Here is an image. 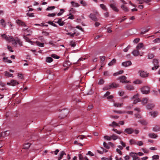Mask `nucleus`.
Returning a JSON list of instances; mask_svg holds the SVG:
<instances>
[{
  "instance_id": "2f4dec72",
  "label": "nucleus",
  "mask_w": 160,
  "mask_h": 160,
  "mask_svg": "<svg viewBox=\"0 0 160 160\" xmlns=\"http://www.w3.org/2000/svg\"><path fill=\"white\" fill-rule=\"evenodd\" d=\"M36 43L37 44V45H38L39 47H43L44 46L43 43H41L39 42L38 41H37L36 42Z\"/></svg>"
},
{
  "instance_id": "864d4df0",
  "label": "nucleus",
  "mask_w": 160,
  "mask_h": 160,
  "mask_svg": "<svg viewBox=\"0 0 160 160\" xmlns=\"http://www.w3.org/2000/svg\"><path fill=\"white\" fill-rule=\"evenodd\" d=\"M154 57V56L153 54L150 53L148 55V58L149 59H152Z\"/></svg>"
},
{
  "instance_id": "79ce46f5",
  "label": "nucleus",
  "mask_w": 160,
  "mask_h": 160,
  "mask_svg": "<svg viewBox=\"0 0 160 160\" xmlns=\"http://www.w3.org/2000/svg\"><path fill=\"white\" fill-rule=\"evenodd\" d=\"M55 8V7L54 6H50V7H48L47 9L46 10L47 11H49V10H51L52 9H53Z\"/></svg>"
},
{
  "instance_id": "f8f14e48",
  "label": "nucleus",
  "mask_w": 160,
  "mask_h": 160,
  "mask_svg": "<svg viewBox=\"0 0 160 160\" xmlns=\"http://www.w3.org/2000/svg\"><path fill=\"white\" fill-rule=\"evenodd\" d=\"M2 38H4L7 41H9L11 39H12V37L8 36L5 34H3L2 35Z\"/></svg>"
},
{
  "instance_id": "8fccbe9b",
  "label": "nucleus",
  "mask_w": 160,
  "mask_h": 160,
  "mask_svg": "<svg viewBox=\"0 0 160 160\" xmlns=\"http://www.w3.org/2000/svg\"><path fill=\"white\" fill-rule=\"evenodd\" d=\"M104 80L102 79H101L98 82V84L99 85H102L104 83Z\"/></svg>"
},
{
  "instance_id": "dca6fc26",
  "label": "nucleus",
  "mask_w": 160,
  "mask_h": 160,
  "mask_svg": "<svg viewBox=\"0 0 160 160\" xmlns=\"http://www.w3.org/2000/svg\"><path fill=\"white\" fill-rule=\"evenodd\" d=\"M18 25H20L22 26H26V24L21 20H18L16 21Z\"/></svg>"
},
{
  "instance_id": "13d9d810",
  "label": "nucleus",
  "mask_w": 160,
  "mask_h": 160,
  "mask_svg": "<svg viewBox=\"0 0 160 160\" xmlns=\"http://www.w3.org/2000/svg\"><path fill=\"white\" fill-rule=\"evenodd\" d=\"M16 102L19 103L21 102V99L20 98H18L15 100Z\"/></svg>"
},
{
  "instance_id": "6e6552de",
  "label": "nucleus",
  "mask_w": 160,
  "mask_h": 160,
  "mask_svg": "<svg viewBox=\"0 0 160 160\" xmlns=\"http://www.w3.org/2000/svg\"><path fill=\"white\" fill-rule=\"evenodd\" d=\"M89 17L92 20L94 21H96L98 20V19L97 18L95 15L91 13Z\"/></svg>"
},
{
  "instance_id": "20e7f679",
  "label": "nucleus",
  "mask_w": 160,
  "mask_h": 160,
  "mask_svg": "<svg viewBox=\"0 0 160 160\" xmlns=\"http://www.w3.org/2000/svg\"><path fill=\"white\" fill-rule=\"evenodd\" d=\"M139 73L141 77L143 78H146L148 76V73L146 72L143 71H139Z\"/></svg>"
},
{
  "instance_id": "5701e85b",
  "label": "nucleus",
  "mask_w": 160,
  "mask_h": 160,
  "mask_svg": "<svg viewBox=\"0 0 160 160\" xmlns=\"http://www.w3.org/2000/svg\"><path fill=\"white\" fill-rule=\"evenodd\" d=\"M100 7L104 10L107 11L108 9L107 8L106 6L103 4H100Z\"/></svg>"
},
{
  "instance_id": "ea45409f",
  "label": "nucleus",
  "mask_w": 160,
  "mask_h": 160,
  "mask_svg": "<svg viewBox=\"0 0 160 160\" xmlns=\"http://www.w3.org/2000/svg\"><path fill=\"white\" fill-rule=\"evenodd\" d=\"M111 88L110 86L109 85H106L103 88V90H108Z\"/></svg>"
},
{
  "instance_id": "c756f323",
  "label": "nucleus",
  "mask_w": 160,
  "mask_h": 160,
  "mask_svg": "<svg viewBox=\"0 0 160 160\" xmlns=\"http://www.w3.org/2000/svg\"><path fill=\"white\" fill-rule=\"evenodd\" d=\"M148 100V99L147 98H144L142 100V102L143 104H145L147 102Z\"/></svg>"
},
{
  "instance_id": "09e8293b",
  "label": "nucleus",
  "mask_w": 160,
  "mask_h": 160,
  "mask_svg": "<svg viewBox=\"0 0 160 160\" xmlns=\"http://www.w3.org/2000/svg\"><path fill=\"white\" fill-rule=\"evenodd\" d=\"M30 145L29 143H27L24 146L23 148L25 149H28L30 147Z\"/></svg>"
},
{
  "instance_id": "4d7b16f0",
  "label": "nucleus",
  "mask_w": 160,
  "mask_h": 160,
  "mask_svg": "<svg viewBox=\"0 0 160 160\" xmlns=\"http://www.w3.org/2000/svg\"><path fill=\"white\" fill-rule=\"evenodd\" d=\"M48 23L54 27H57V26L55 24L53 23L51 21H49L48 22Z\"/></svg>"
},
{
  "instance_id": "774afa93",
  "label": "nucleus",
  "mask_w": 160,
  "mask_h": 160,
  "mask_svg": "<svg viewBox=\"0 0 160 160\" xmlns=\"http://www.w3.org/2000/svg\"><path fill=\"white\" fill-rule=\"evenodd\" d=\"M79 160H84V158H83L82 155L81 154H79Z\"/></svg>"
},
{
  "instance_id": "f257e3e1",
  "label": "nucleus",
  "mask_w": 160,
  "mask_h": 160,
  "mask_svg": "<svg viewBox=\"0 0 160 160\" xmlns=\"http://www.w3.org/2000/svg\"><path fill=\"white\" fill-rule=\"evenodd\" d=\"M152 63L154 66V67L152 68V70H156L159 67V66L158 65V62L157 59H154L153 60Z\"/></svg>"
},
{
  "instance_id": "e433bc0d",
  "label": "nucleus",
  "mask_w": 160,
  "mask_h": 160,
  "mask_svg": "<svg viewBox=\"0 0 160 160\" xmlns=\"http://www.w3.org/2000/svg\"><path fill=\"white\" fill-rule=\"evenodd\" d=\"M71 64L70 62L68 61H66L63 64L64 67H67L68 65H70Z\"/></svg>"
},
{
  "instance_id": "a211bd4d",
  "label": "nucleus",
  "mask_w": 160,
  "mask_h": 160,
  "mask_svg": "<svg viewBox=\"0 0 160 160\" xmlns=\"http://www.w3.org/2000/svg\"><path fill=\"white\" fill-rule=\"evenodd\" d=\"M9 42H12V44L15 47L17 46V42L12 37V39H11L9 41Z\"/></svg>"
},
{
  "instance_id": "4468645a",
  "label": "nucleus",
  "mask_w": 160,
  "mask_h": 160,
  "mask_svg": "<svg viewBox=\"0 0 160 160\" xmlns=\"http://www.w3.org/2000/svg\"><path fill=\"white\" fill-rule=\"evenodd\" d=\"M126 88L129 90H134V88L132 85H128L126 86Z\"/></svg>"
},
{
  "instance_id": "c03bdc74",
  "label": "nucleus",
  "mask_w": 160,
  "mask_h": 160,
  "mask_svg": "<svg viewBox=\"0 0 160 160\" xmlns=\"http://www.w3.org/2000/svg\"><path fill=\"white\" fill-rule=\"evenodd\" d=\"M130 143L131 145L136 144V142L135 140L133 139H132L130 140Z\"/></svg>"
},
{
  "instance_id": "423d86ee",
  "label": "nucleus",
  "mask_w": 160,
  "mask_h": 160,
  "mask_svg": "<svg viewBox=\"0 0 160 160\" xmlns=\"http://www.w3.org/2000/svg\"><path fill=\"white\" fill-rule=\"evenodd\" d=\"M132 99L134 100L133 103L135 104L140 101L139 99L138 94H136L132 98Z\"/></svg>"
},
{
  "instance_id": "0e129e2a",
  "label": "nucleus",
  "mask_w": 160,
  "mask_h": 160,
  "mask_svg": "<svg viewBox=\"0 0 160 160\" xmlns=\"http://www.w3.org/2000/svg\"><path fill=\"white\" fill-rule=\"evenodd\" d=\"M70 45L72 47H74L76 46V44L75 42L72 41L70 43Z\"/></svg>"
},
{
  "instance_id": "a19ab883",
  "label": "nucleus",
  "mask_w": 160,
  "mask_h": 160,
  "mask_svg": "<svg viewBox=\"0 0 160 160\" xmlns=\"http://www.w3.org/2000/svg\"><path fill=\"white\" fill-rule=\"evenodd\" d=\"M142 81L140 80H137L133 82V83L136 84H139L141 83Z\"/></svg>"
},
{
  "instance_id": "de8ad7c7",
  "label": "nucleus",
  "mask_w": 160,
  "mask_h": 160,
  "mask_svg": "<svg viewBox=\"0 0 160 160\" xmlns=\"http://www.w3.org/2000/svg\"><path fill=\"white\" fill-rule=\"evenodd\" d=\"M17 44H18L20 46H22V42L20 41V39H18L16 40Z\"/></svg>"
},
{
  "instance_id": "c85d7f7f",
  "label": "nucleus",
  "mask_w": 160,
  "mask_h": 160,
  "mask_svg": "<svg viewBox=\"0 0 160 160\" xmlns=\"http://www.w3.org/2000/svg\"><path fill=\"white\" fill-rule=\"evenodd\" d=\"M123 104V103H120L116 102L114 104V106L116 107H121L122 106Z\"/></svg>"
},
{
  "instance_id": "3c124183",
  "label": "nucleus",
  "mask_w": 160,
  "mask_h": 160,
  "mask_svg": "<svg viewBox=\"0 0 160 160\" xmlns=\"http://www.w3.org/2000/svg\"><path fill=\"white\" fill-rule=\"evenodd\" d=\"M150 28H148L145 31H142L141 32V34H145L146 32H148L149 31V30H150Z\"/></svg>"
},
{
  "instance_id": "0eeeda50",
  "label": "nucleus",
  "mask_w": 160,
  "mask_h": 160,
  "mask_svg": "<svg viewBox=\"0 0 160 160\" xmlns=\"http://www.w3.org/2000/svg\"><path fill=\"white\" fill-rule=\"evenodd\" d=\"M124 132L125 133L130 134L133 133L134 130L132 128H128L125 129Z\"/></svg>"
},
{
  "instance_id": "473e14b6",
  "label": "nucleus",
  "mask_w": 160,
  "mask_h": 160,
  "mask_svg": "<svg viewBox=\"0 0 160 160\" xmlns=\"http://www.w3.org/2000/svg\"><path fill=\"white\" fill-rule=\"evenodd\" d=\"M103 145L107 149H109L110 148L109 145L108 144H107L105 142H104Z\"/></svg>"
},
{
  "instance_id": "58836bf2",
  "label": "nucleus",
  "mask_w": 160,
  "mask_h": 160,
  "mask_svg": "<svg viewBox=\"0 0 160 160\" xmlns=\"http://www.w3.org/2000/svg\"><path fill=\"white\" fill-rule=\"evenodd\" d=\"M80 3L83 6L85 7L87 5V2H86L83 1L82 0H81L80 1Z\"/></svg>"
},
{
  "instance_id": "9b49d317",
  "label": "nucleus",
  "mask_w": 160,
  "mask_h": 160,
  "mask_svg": "<svg viewBox=\"0 0 160 160\" xmlns=\"http://www.w3.org/2000/svg\"><path fill=\"white\" fill-rule=\"evenodd\" d=\"M18 83L16 80H12L11 81L10 83L8 82L7 84L9 85H11L12 86H15L17 84H18Z\"/></svg>"
},
{
  "instance_id": "bb28decb",
  "label": "nucleus",
  "mask_w": 160,
  "mask_h": 160,
  "mask_svg": "<svg viewBox=\"0 0 160 160\" xmlns=\"http://www.w3.org/2000/svg\"><path fill=\"white\" fill-rule=\"evenodd\" d=\"M53 61L52 58L51 57H48L46 58V62H51Z\"/></svg>"
},
{
  "instance_id": "603ef678",
  "label": "nucleus",
  "mask_w": 160,
  "mask_h": 160,
  "mask_svg": "<svg viewBox=\"0 0 160 160\" xmlns=\"http://www.w3.org/2000/svg\"><path fill=\"white\" fill-rule=\"evenodd\" d=\"M104 138L108 140H110L111 139V136L110 137L107 135L105 136H104Z\"/></svg>"
},
{
  "instance_id": "72a5a7b5",
  "label": "nucleus",
  "mask_w": 160,
  "mask_h": 160,
  "mask_svg": "<svg viewBox=\"0 0 160 160\" xmlns=\"http://www.w3.org/2000/svg\"><path fill=\"white\" fill-rule=\"evenodd\" d=\"M150 114L153 117H156L158 115V112H154L152 113L151 112H150Z\"/></svg>"
},
{
  "instance_id": "6ab92c4d",
  "label": "nucleus",
  "mask_w": 160,
  "mask_h": 160,
  "mask_svg": "<svg viewBox=\"0 0 160 160\" xmlns=\"http://www.w3.org/2000/svg\"><path fill=\"white\" fill-rule=\"evenodd\" d=\"M154 105L153 104H148L147 106V108L148 109H152L154 108Z\"/></svg>"
},
{
  "instance_id": "69168bd1",
  "label": "nucleus",
  "mask_w": 160,
  "mask_h": 160,
  "mask_svg": "<svg viewBox=\"0 0 160 160\" xmlns=\"http://www.w3.org/2000/svg\"><path fill=\"white\" fill-rule=\"evenodd\" d=\"M159 156L158 155H154L153 156L152 158L153 159H159Z\"/></svg>"
},
{
  "instance_id": "7ed1b4c3",
  "label": "nucleus",
  "mask_w": 160,
  "mask_h": 160,
  "mask_svg": "<svg viewBox=\"0 0 160 160\" xmlns=\"http://www.w3.org/2000/svg\"><path fill=\"white\" fill-rule=\"evenodd\" d=\"M137 153L131 152L130 153V155L133 158V160H140V158L137 157Z\"/></svg>"
},
{
  "instance_id": "9d476101",
  "label": "nucleus",
  "mask_w": 160,
  "mask_h": 160,
  "mask_svg": "<svg viewBox=\"0 0 160 160\" xmlns=\"http://www.w3.org/2000/svg\"><path fill=\"white\" fill-rule=\"evenodd\" d=\"M132 63L131 61H128L126 62H123L122 63V65L124 67H128L131 65Z\"/></svg>"
},
{
  "instance_id": "b1692460",
  "label": "nucleus",
  "mask_w": 160,
  "mask_h": 160,
  "mask_svg": "<svg viewBox=\"0 0 160 160\" xmlns=\"http://www.w3.org/2000/svg\"><path fill=\"white\" fill-rule=\"evenodd\" d=\"M116 60L115 59H113L109 63V66H111L116 63Z\"/></svg>"
},
{
  "instance_id": "5fc2aeb1",
  "label": "nucleus",
  "mask_w": 160,
  "mask_h": 160,
  "mask_svg": "<svg viewBox=\"0 0 160 160\" xmlns=\"http://www.w3.org/2000/svg\"><path fill=\"white\" fill-rule=\"evenodd\" d=\"M27 15L29 17H34V15L33 13H30L28 12L27 13Z\"/></svg>"
},
{
  "instance_id": "6e6d98bb",
  "label": "nucleus",
  "mask_w": 160,
  "mask_h": 160,
  "mask_svg": "<svg viewBox=\"0 0 160 160\" xmlns=\"http://www.w3.org/2000/svg\"><path fill=\"white\" fill-rule=\"evenodd\" d=\"M136 144L138 145L139 146H142L143 145V143L141 141H139L138 142H136Z\"/></svg>"
},
{
  "instance_id": "4be33fe9",
  "label": "nucleus",
  "mask_w": 160,
  "mask_h": 160,
  "mask_svg": "<svg viewBox=\"0 0 160 160\" xmlns=\"http://www.w3.org/2000/svg\"><path fill=\"white\" fill-rule=\"evenodd\" d=\"M148 136L151 138H155L157 137V136L154 133H149L148 134Z\"/></svg>"
},
{
  "instance_id": "39448f33",
  "label": "nucleus",
  "mask_w": 160,
  "mask_h": 160,
  "mask_svg": "<svg viewBox=\"0 0 160 160\" xmlns=\"http://www.w3.org/2000/svg\"><path fill=\"white\" fill-rule=\"evenodd\" d=\"M56 20H57V19H55L53 22L55 23H58L60 26H63L65 24V22L62 21V19L61 18L58 19L57 21H56Z\"/></svg>"
},
{
  "instance_id": "412c9836",
  "label": "nucleus",
  "mask_w": 160,
  "mask_h": 160,
  "mask_svg": "<svg viewBox=\"0 0 160 160\" xmlns=\"http://www.w3.org/2000/svg\"><path fill=\"white\" fill-rule=\"evenodd\" d=\"M143 46V44L142 43H140L138 44L136 48L137 50H139Z\"/></svg>"
},
{
  "instance_id": "aec40b11",
  "label": "nucleus",
  "mask_w": 160,
  "mask_h": 160,
  "mask_svg": "<svg viewBox=\"0 0 160 160\" xmlns=\"http://www.w3.org/2000/svg\"><path fill=\"white\" fill-rule=\"evenodd\" d=\"M153 130L155 132H158L160 130V128L158 126H156L153 128Z\"/></svg>"
},
{
  "instance_id": "a878e982",
  "label": "nucleus",
  "mask_w": 160,
  "mask_h": 160,
  "mask_svg": "<svg viewBox=\"0 0 160 160\" xmlns=\"http://www.w3.org/2000/svg\"><path fill=\"white\" fill-rule=\"evenodd\" d=\"M111 88H116L118 87V84H116L114 83H113L110 85Z\"/></svg>"
},
{
  "instance_id": "338daca9",
  "label": "nucleus",
  "mask_w": 160,
  "mask_h": 160,
  "mask_svg": "<svg viewBox=\"0 0 160 160\" xmlns=\"http://www.w3.org/2000/svg\"><path fill=\"white\" fill-rule=\"evenodd\" d=\"M140 40V39L139 38H137L135 39L133 41L134 43H137Z\"/></svg>"
},
{
  "instance_id": "680f3d73",
  "label": "nucleus",
  "mask_w": 160,
  "mask_h": 160,
  "mask_svg": "<svg viewBox=\"0 0 160 160\" xmlns=\"http://www.w3.org/2000/svg\"><path fill=\"white\" fill-rule=\"evenodd\" d=\"M112 130L115 132L116 133L118 134H120L121 133V132L119 131L117 129H113Z\"/></svg>"
},
{
  "instance_id": "cd10ccee",
  "label": "nucleus",
  "mask_w": 160,
  "mask_h": 160,
  "mask_svg": "<svg viewBox=\"0 0 160 160\" xmlns=\"http://www.w3.org/2000/svg\"><path fill=\"white\" fill-rule=\"evenodd\" d=\"M138 121L143 125H146L147 124V122L144 120H141Z\"/></svg>"
},
{
  "instance_id": "c9c22d12",
  "label": "nucleus",
  "mask_w": 160,
  "mask_h": 160,
  "mask_svg": "<svg viewBox=\"0 0 160 160\" xmlns=\"http://www.w3.org/2000/svg\"><path fill=\"white\" fill-rule=\"evenodd\" d=\"M153 42L154 43H158L160 42V38H158L153 40Z\"/></svg>"
},
{
  "instance_id": "37998d69",
  "label": "nucleus",
  "mask_w": 160,
  "mask_h": 160,
  "mask_svg": "<svg viewBox=\"0 0 160 160\" xmlns=\"http://www.w3.org/2000/svg\"><path fill=\"white\" fill-rule=\"evenodd\" d=\"M104 75L105 76H109L111 74L109 71H106L104 72Z\"/></svg>"
},
{
  "instance_id": "bf43d9fd",
  "label": "nucleus",
  "mask_w": 160,
  "mask_h": 160,
  "mask_svg": "<svg viewBox=\"0 0 160 160\" xmlns=\"http://www.w3.org/2000/svg\"><path fill=\"white\" fill-rule=\"evenodd\" d=\"M5 21L3 19H2L0 20V22L2 24V25L4 27L5 26V24L4 23Z\"/></svg>"
},
{
  "instance_id": "f03ea898",
  "label": "nucleus",
  "mask_w": 160,
  "mask_h": 160,
  "mask_svg": "<svg viewBox=\"0 0 160 160\" xmlns=\"http://www.w3.org/2000/svg\"><path fill=\"white\" fill-rule=\"evenodd\" d=\"M141 91L143 94H147L150 92L149 88L147 86L142 88L141 89Z\"/></svg>"
},
{
  "instance_id": "4c0bfd02",
  "label": "nucleus",
  "mask_w": 160,
  "mask_h": 160,
  "mask_svg": "<svg viewBox=\"0 0 160 160\" xmlns=\"http://www.w3.org/2000/svg\"><path fill=\"white\" fill-rule=\"evenodd\" d=\"M5 75L6 76L8 77H11L12 76V74L10 73L9 72L7 71L5 72Z\"/></svg>"
},
{
  "instance_id": "e2e57ef3",
  "label": "nucleus",
  "mask_w": 160,
  "mask_h": 160,
  "mask_svg": "<svg viewBox=\"0 0 160 160\" xmlns=\"http://www.w3.org/2000/svg\"><path fill=\"white\" fill-rule=\"evenodd\" d=\"M130 46L128 45V46L127 47H126L124 49V51L125 52H127L128 51V50L130 48Z\"/></svg>"
},
{
  "instance_id": "f704fd0d",
  "label": "nucleus",
  "mask_w": 160,
  "mask_h": 160,
  "mask_svg": "<svg viewBox=\"0 0 160 160\" xmlns=\"http://www.w3.org/2000/svg\"><path fill=\"white\" fill-rule=\"evenodd\" d=\"M111 139H112L114 140H116L118 138V137L114 134H113L112 135H111Z\"/></svg>"
},
{
  "instance_id": "7c9ffc66",
  "label": "nucleus",
  "mask_w": 160,
  "mask_h": 160,
  "mask_svg": "<svg viewBox=\"0 0 160 160\" xmlns=\"http://www.w3.org/2000/svg\"><path fill=\"white\" fill-rule=\"evenodd\" d=\"M121 8L125 12H128V8L124 5H122Z\"/></svg>"
},
{
  "instance_id": "2eb2a0df",
  "label": "nucleus",
  "mask_w": 160,
  "mask_h": 160,
  "mask_svg": "<svg viewBox=\"0 0 160 160\" xmlns=\"http://www.w3.org/2000/svg\"><path fill=\"white\" fill-rule=\"evenodd\" d=\"M138 50H134L132 52V53L134 56H137L140 54Z\"/></svg>"
},
{
  "instance_id": "f3484780",
  "label": "nucleus",
  "mask_w": 160,
  "mask_h": 160,
  "mask_svg": "<svg viewBox=\"0 0 160 160\" xmlns=\"http://www.w3.org/2000/svg\"><path fill=\"white\" fill-rule=\"evenodd\" d=\"M110 7L111 8H112V9L114 11H115L116 12H118V9L117 8V7L113 4H111L110 5Z\"/></svg>"
},
{
  "instance_id": "052dcab7",
  "label": "nucleus",
  "mask_w": 160,
  "mask_h": 160,
  "mask_svg": "<svg viewBox=\"0 0 160 160\" xmlns=\"http://www.w3.org/2000/svg\"><path fill=\"white\" fill-rule=\"evenodd\" d=\"M85 138V136L82 135L79 136L78 137V138L80 139H83L84 138Z\"/></svg>"
},
{
  "instance_id": "ddd939ff",
  "label": "nucleus",
  "mask_w": 160,
  "mask_h": 160,
  "mask_svg": "<svg viewBox=\"0 0 160 160\" xmlns=\"http://www.w3.org/2000/svg\"><path fill=\"white\" fill-rule=\"evenodd\" d=\"M62 113L64 114H65L63 115H62V118H64L67 116V115L68 113L69 112L67 109H65L61 111Z\"/></svg>"
},
{
  "instance_id": "49530a36",
  "label": "nucleus",
  "mask_w": 160,
  "mask_h": 160,
  "mask_svg": "<svg viewBox=\"0 0 160 160\" xmlns=\"http://www.w3.org/2000/svg\"><path fill=\"white\" fill-rule=\"evenodd\" d=\"M71 3L72 6L73 7H78L79 6L78 3H74L73 1L71 2Z\"/></svg>"
},
{
  "instance_id": "a18cd8bd",
  "label": "nucleus",
  "mask_w": 160,
  "mask_h": 160,
  "mask_svg": "<svg viewBox=\"0 0 160 160\" xmlns=\"http://www.w3.org/2000/svg\"><path fill=\"white\" fill-rule=\"evenodd\" d=\"M51 56L52 57L54 58L58 59L59 58V56L54 54H52Z\"/></svg>"
},
{
  "instance_id": "393cba45",
  "label": "nucleus",
  "mask_w": 160,
  "mask_h": 160,
  "mask_svg": "<svg viewBox=\"0 0 160 160\" xmlns=\"http://www.w3.org/2000/svg\"><path fill=\"white\" fill-rule=\"evenodd\" d=\"M4 62H7L8 63H11L12 61L10 60H8L7 58L4 57L3 58Z\"/></svg>"
},
{
  "instance_id": "1a4fd4ad",
  "label": "nucleus",
  "mask_w": 160,
  "mask_h": 160,
  "mask_svg": "<svg viewBox=\"0 0 160 160\" xmlns=\"http://www.w3.org/2000/svg\"><path fill=\"white\" fill-rule=\"evenodd\" d=\"M118 79L120 80V82H121L123 83H128V82L126 80V77L124 76H123L122 77H120L118 78Z\"/></svg>"
}]
</instances>
